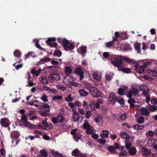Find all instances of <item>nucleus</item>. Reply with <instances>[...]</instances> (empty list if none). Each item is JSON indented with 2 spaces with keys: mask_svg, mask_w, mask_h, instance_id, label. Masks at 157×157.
Segmentation results:
<instances>
[{
  "mask_svg": "<svg viewBox=\"0 0 157 157\" xmlns=\"http://www.w3.org/2000/svg\"><path fill=\"white\" fill-rule=\"evenodd\" d=\"M87 88L90 91L91 95L94 98H98L101 96V93L96 87L93 86L89 83H87Z\"/></svg>",
  "mask_w": 157,
  "mask_h": 157,
  "instance_id": "f257e3e1",
  "label": "nucleus"
},
{
  "mask_svg": "<svg viewBox=\"0 0 157 157\" xmlns=\"http://www.w3.org/2000/svg\"><path fill=\"white\" fill-rule=\"evenodd\" d=\"M123 58L122 56H119L114 59V60H112L111 63L115 66L118 67V70H120L122 66Z\"/></svg>",
  "mask_w": 157,
  "mask_h": 157,
  "instance_id": "f03ea898",
  "label": "nucleus"
},
{
  "mask_svg": "<svg viewBox=\"0 0 157 157\" xmlns=\"http://www.w3.org/2000/svg\"><path fill=\"white\" fill-rule=\"evenodd\" d=\"M56 40V39L55 37L49 38L46 40V42L47 44L51 47H56L57 46L56 43H53Z\"/></svg>",
  "mask_w": 157,
  "mask_h": 157,
  "instance_id": "7ed1b4c3",
  "label": "nucleus"
},
{
  "mask_svg": "<svg viewBox=\"0 0 157 157\" xmlns=\"http://www.w3.org/2000/svg\"><path fill=\"white\" fill-rule=\"evenodd\" d=\"M58 41L62 44L64 48L69 43V42L65 38H58Z\"/></svg>",
  "mask_w": 157,
  "mask_h": 157,
  "instance_id": "20e7f679",
  "label": "nucleus"
},
{
  "mask_svg": "<svg viewBox=\"0 0 157 157\" xmlns=\"http://www.w3.org/2000/svg\"><path fill=\"white\" fill-rule=\"evenodd\" d=\"M75 72L79 76L80 79L82 80L84 77L83 75V71L79 67H77L75 71Z\"/></svg>",
  "mask_w": 157,
  "mask_h": 157,
  "instance_id": "39448f33",
  "label": "nucleus"
},
{
  "mask_svg": "<svg viewBox=\"0 0 157 157\" xmlns=\"http://www.w3.org/2000/svg\"><path fill=\"white\" fill-rule=\"evenodd\" d=\"M0 123L2 126L5 127H8L10 124L9 120L5 118L1 119Z\"/></svg>",
  "mask_w": 157,
  "mask_h": 157,
  "instance_id": "423d86ee",
  "label": "nucleus"
},
{
  "mask_svg": "<svg viewBox=\"0 0 157 157\" xmlns=\"http://www.w3.org/2000/svg\"><path fill=\"white\" fill-rule=\"evenodd\" d=\"M146 67V66H138L136 65L135 66V70L136 72L139 74H141L144 72L145 68Z\"/></svg>",
  "mask_w": 157,
  "mask_h": 157,
  "instance_id": "0eeeda50",
  "label": "nucleus"
},
{
  "mask_svg": "<svg viewBox=\"0 0 157 157\" xmlns=\"http://www.w3.org/2000/svg\"><path fill=\"white\" fill-rule=\"evenodd\" d=\"M140 114L143 115L145 116L146 117H148L150 115L149 111L146 108L142 107L140 109Z\"/></svg>",
  "mask_w": 157,
  "mask_h": 157,
  "instance_id": "6e6552de",
  "label": "nucleus"
},
{
  "mask_svg": "<svg viewBox=\"0 0 157 157\" xmlns=\"http://www.w3.org/2000/svg\"><path fill=\"white\" fill-rule=\"evenodd\" d=\"M49 77L53 80L56 81L60 80L61 78L59 74L53 73L50 75Z\"/></svg>",
  "mask_w": 157,
  "mask_h": 157,
  "instance_id": "1a4fd4ad",
  "label": "nucleus"
},
{
  "mask_svg": "<svg viewBox=\"0 0 157 157\" xmlns=\"http://www.w3.org/2000/svg\"><path fill=\"white\" fill-rule=\"evenodd\" d=\"M141 151L142 152V155L144 156H147L149 155L151 153V151L148 150L147 148L143 147L141 148Z\"/></svg>",
  "mask_w": 157,
  "mask_h": 157,
  "instance_id": "9d476101",
  "label": "nucleus"
},
{
  "mask_svg": "<svg viewBox=\"0 0 157 157\" xmlns=\"http://www.w3.org/2000/svg\"><path fill=\"white\" fill-rule=\"evenodd\" d=\"M72 118L73 121L74 122H76L78 121L80 119V121H83V117L82 116H79V114H77L73 115Z\"/></svg>",
  "mask_w": 157,
  "mask_h": 157,
  "instance_id": "9b49d317",
  "label": "nucleus"
},
{
  "mask_svg": "<svg viewBox=\"0 0 157 157\" xmlns=\"http://www.w3.org/2000/svg\"><path fill=\"white\" fill-rule=\"evenodd\" d=\"M86 49L87 47L86 46H82L79 48L78 52L81 54H85L86 52Z\"/></svg>",
  "mask_w": 157,
  "mask_h": 157,
  "instance_id": "f8f14e48",
  "label": "nucleus"
},
{
  "mask_svg": "<svg viewBox=\"0 0 157 157\" xmlns=\"http://www.w3.org/2000/svg\"><path fill=\"white\" fill-rule=\"evenodd\" d=\"M102 133L100 135V136L102 138H107L108 137V136L109 135V132L106 130H103L102 131Z\"/></svg>",
  "mask_w": 157,
  "mask_h": 157,
  "instance_id": "ddd939ff",
  "label": "nucleus"
},
{
  "mask_svg": "<svg viewBox=\"0 0 157 157\" xmlns=\"http://www.w3.org/2000/svg\"><path fill=\"white\" fill-rule=\"evenodd\" d=\"M51 60V58L46 56L41 59L39 61V64H41L43 63V62H48L50 61Z\"/></svg>",
  "mask_w": 157,
  "mask_h": 157,
  "instance_id": "4468645a",
  "label": "nucleus"
},
{
  "mask_svg": "<svg viewBox=\"0 0 157 157\" xmlns=\"http://www.w3.org/2000/svg\"><path fill=\"white\" fill-rule=\"evenodd\" d=\"M27 115H23L21 117V120L22 121H19V125L20 126H22L23 124L27 121L28 119L27 118Z\"/></svg>",
  "mask_w": 157,
  "mask_h": 157,
  "instance_id": "2eb2a0df",
  "label": "nucleus"
},
{
  "mask_svg": "<svg viewBox=\"0 0 157 157\" xmlns=\"http://www.w3.org/2000/svg\"><path fill=\"white\" fill-rule=\"evenodd\" d=\"M21 52L18 50H16L14 52V55L15 56L17 57L19 59V62L21 61L22 59H19V58L21 57Z\"/></svg>",
  "mask_w": 157,
  "mask_h": 157,
  "instance_id": "dca6fc26",
  "label": "nucleus"
},
{
  "mask_svg": "<svg viewBox=\"0 0 157 157\" xmlns=\"http://www.w3.org/2000/svg\"><path fill=\"white\" fill-rule=\"evenodd\" d=\"M65 73L66 75H68L72 73L73 70L71 67L69 66L66 67L65 68Z\"/></svg>",
  "mask_w": 157,
  "mask_h": 157,
  "instance_id": "f3484780",
  "label": "nucleus"
},
{
  "mask_svg": "<svg viewBox=\"0 0 157 157\" xmlns=\"http://www.w3.org/2000/svg\"><path fill=\"white\" fill-rule=\"evenodd\" d=\"M134 48L138 53H141L140 44L139 43H136L134 44Z\"/></svg>",
  "mask_w": 157,
  "mask_h": 157,
  "instance_id": "a211bd4d",
  "label": "nucleus"
},
{
  "mask_svg": "<svg viewBox=\"0 0 157 157\" xmlns=\"http://www.w3.org/2000/svg\"><path fill=\"white\" fill-rule=\"evenodd\" d=\"M79 92L80 95L82 96L85 97L89 94V92L86 91L84 89L80 90Z\"/></svg>",
  "mask_w": 157,
  "mask_h": 157,
  "instance_id": "6ab92c4d",
  "label": "nucleus"
},
{
  "mask_svg": "<svg viewBox=\"0 0 157 157\" xmlns=\"http://www.w3.org/2000/svg\"><path fill=\"white\" fill-rule=\"evenodd\" d=\"M41 71V69L40 68L38 69L37 71L34 69H33L31 71V73L33 75H35L38 76L39 75Z\"/></svg>",
  "mask_w": 157,
  "mask_h": 157,
  "instance_id": "aec40b11",
  "label": "nucleus"
},
{
  "mask_svg": "<svg viewBox=\"0 0 157 157\" xmlns=\"http://www.w3.org/2000/svg\"><path fill=\"white\" fill-rule=\"evenodd\" d=\"M120 136L122 138H125L127 140H128L129 138V135L125 132L121 133Z\"/></svg>",
  "mask_w": 157,
  "mask_h": 157,
  "instance_id": "412c9836",
  "label": "nucleus"
},
{
  "mask_svg": "<svg viewBox=\"0 0 157 157\" xmlns=\"http://www.w3.org/2000/svg\"><path fill=\"white\" fill-rule=\"evenodd\" d=\"M128 151L129 153L132 155H135L136 152V148L135 147L130 148Z\"/></svg>",
  "mask_w": 157,
  "mask_h": 157,
  "instance_id": "4be33fe9",
  "label": "nucleus"
},
{
  "mask_svg": "<svg viewBox=\"0 0 157 157\" xmlns=\"http://www.w3.org/2000/svg\"><path fill=\"white\" fill-rule=\"evenodd\" d=\"M132 48L130 45V44L128 43H126L124 46V51L128 50H132Z\"/></svg>",
  "mask_w": 157,
  "mask_h": 157,
  "instance_id": "5701e85b",
  "label": "nucleus"
},
{
  "mask_svg": "<svg viewBox=\"0 0 157 157\" xmlns=\"http://www.w3.org/2000/svg\"><path fill=\"white\" fill-rule=\"evenodd\" d=\"M113 77V74L112 73H109L108 75H106V82H109L110 81Z\"/></svg>",
  "mask_w": 157,
  "mask_h": 157,
  "instance_id": "b1692460",
  "label": "nucleus"
},
{
  "mask_svg": "<svg viewBox=\"0 0 157 157\" xmlns=\"http://www.w3.org/2000/svg\"><path fill=\"white\" fill-rule=\"evenodd\" d=\"M57 118L58 120V121L59 122L61 123L64 121L65 118L63 116L61 115L60 114H59L57 116Z\"/></svg>",
  "mask_w": 157,
  "mask_h": 157,
  "instance_id": "393cba45",
  "label": "nucleus"
},
{
  "mask_svg": "<svg viewBox=\"0 0 157 157\" xmlns=\"http://www.w3.org/2000/svg\"><path fill=\"white\" fill-rule=\"evenodd\" d=\"M93 78L95 80H100L101 78L98 72H94L93 75Z\"/></svg>",
  "mask_w": 157,
  "mask_h": 157,
  "instance_id": "a878e982",
  "label": "nucleus"
},
{
  "mask_svg": "<svg viewBox=\"0 0 157 157\" xmlns=\"http://www.w3.org/2000/svg\"><path fill=\"white\" fill-rule=\"evenodd\" d=\"M82 136L81 134L79 133H76L75 135L74 136V137L75 140L78 141V140L80 139Z\"/></svg>",
  "mask_w": 157,
  "mask_h": 157,
  "instance_id": "bb28decb",
  "label": "nucleus"
},
{
  "mask_svg": "<svg viewBox=\"0 0 157 157\" xmlns=\"http://www.w3.org/2000/svg\"><path fill=\"white\" fill-rule=\"evenodd\" d=\"M131 89L134 96H136L138 94L139 91L137 88L132 87Z\"/></svg>",
  "mask_w": 157,
  "mask_h": 157,
  "instance_id": "cd10ccee",
  "label": "nucleus"
},
{
  "mask_svg": "<svg viewBox=\"0 0 157 157\" xmlns=\"http://www.w3.org/2000/svg\"><path fill=\"white\" fill-rule=\"evenodd\" d=\"M115 101H117L120 104L122 105L123 106L125 105L124 101L123 98L118 99L117 98H116Z\"/></svg>",
  "mask_w": 157,
  "mask_h": 157,
  "instance_id": "c85d7f7f",
  "label": "nucleus"
},
{
  "mask_svg": "<svg viewBox=\"0 0 157 157\" xmlns=\"http://www.w3.org/2000/svg\"><path fill=\"white\" fill-rule=\"evenodd\" d=\"M80 153V152L78 149H74L72 152V155L74 156H77Z\"/></svg>",
  "mask_w": 157,
  "mask_h": 157,
  "instance_id": "c756f323",
  "label": "nucleus"
},
{
  "mask_svg": "<svg viewBox=\"0 0 157 157\" xmlns=\"http://www.w3.org/2000/svg\"><path fill=\"white\" fill-rule=\"evenodd\" d=\"M52 154L56 157H63L62 154L60 153L58 151L53 152H52Z\"/></svg>",
  "mask_w": 157,
  "mask_h": 157,
  "instance_id": "7c9ffc66",
  "label": "nucleus"
},
{
  "mask_svg": "<svg viewBox=\"0 0 157 157\" xmlns=\"http://www.w3.org/2000/svg\"><path fill=\"white\" fill-rule=\"evenodd\" d=\"M136 121L139 124H142L144 122V118L143 117H140L136 120Z\"/></svg>",
  "mask_w": 157,
  "mask_h": 157,
  "instance_id": "2f4dec72",
  "label": "nucleus"
},
{
  "mask_svg": "<svg viewBox=\"0 0 157 157\" xmlns=\"http://www.w3.org/2000/svg\"><path fill=\"white\" fill-rule=\"evenodd\" d=\"M116 98H117L116 97L114 94H111L109 95L108 99L109 101H112L114 99L115 101V99H116Z\"/></svg>",
  "mask_w": 157,
  "mask_h": 157,
  "instance_id": "473e14b6",
  "label": "nucleus"
},
{
  "mask_svg": "<svg viewBox=\"0 0 157 157\" xmlns=\"http://www.w3.org/2000/svg\"><path fill=\"white\" fill-rule=\"evenodd\" d=\"M131 143L129 141H127L125 142V147L128 150H129L131 148L132 145Z\"/></svg>",
  "mask_w": 157,
  "mask_h": 157,
  "instance_id": "72a5a7b5",
  "label": "nucleus"
},
{
  "mask_svg": "<svg viewBox=\"0 0 157 157\" xmlns=\"http://www.w3.org/2000/svg\"><path fill=\"white\" fill-rule=\"evenodd\" d=\"M61 54L62 52L60 51L57 50L55 51L53 53V55L54 56L59 57L61 56Z\"/></svg>",
  "mask_w": 157,
  "mask_h": 157,
  "instance_id": "f704fd0d",
  "label": "nucleus"
},
{
  "mask_svg": "<svg viewBox=\"0 0 157 157\" xmlns=\"http://www.w3.org/2000/svg\"><path fill=\"white\" fill-rule=\"evenodd\" d=\"M57 88L59 90L62 91H65L66 90V88L63 85H58L56 86Z\"/></svg>",
  "mask_w": 157,
  "mask_h": 157,
  "instance_id": "c9c22d12",
  "label": "nucleus"
},
{
  "mask_svg": "<svg viewBox=\"0 0 157 157\" xmlns=\"http://www.w3.org/2000/svg\"><path fill=\"white\" fill-rule=\"evenodd\" d=\"M74 48L73 45L72 44H70L68 46L67 45L65 48H64V49L66 51L69 50L73 49Z\"/></svg>",
  "mask_w": 157,
  "mask_h": 157,
  "instance_id": "e433bc0d",
  "label": "nucleus"
},
{
  "mask_svg": "<svg viewBox=\"0 0 157 157\" xmlns=\"http://www.w3.org/2000/svg\"><path fill=\"white\" fill-rule=\"evenodd\" d=\"M40 153L41 154V155L42 157L43 156L45 157H46L48 155L47 152L44 150H41L40 151Z\"/></svg>",
  "mask_w": 157,
  "mask_h": 157,
  "instance_id": "4c0bfd02",
  "label": "nucleus"
},
{
  "mask_svg": "<svg viewBox=\"0 0 157 157\" xmlns=\"http://www.w3.org/2000/svg\"><path fill=\"white\" fill-rule=\"evenodd\" d=\"M120 70H121L123 72L127 74L130 73L131 72V70L130 69L128 68H123L120 69Z\"/></svg>",
  "mask_w": 157,
  "mask_h": 157,
  "instance_id": "58836bf2",
  "label": "nucleus"
},
{
  "mask_svg": "<svg viewBox=\"0 0 157 157\" xmlns=\"http://www.w3.org/2000/svg\"><path fill=\"white\" fill-rule=\"evenodd\" d=\"M147 88V86L146 85L143 84L140 85L139 88L140 90L143 91V92Z\"/></svg>",
  "mask_w": 157,
  "mask_h": 157,
  "instance_id": "ea45409f",
  "label": "nucleus"
},
{
  "mask_svg": "<svg viewBox=\"0 0 157 157\" xmlns=\"http://www.w3.org/2000/svg\"><path fill=\"white\" fill-rule=\"evenodd\" d=\"M82 126L83 128L85 129H86L89 128H90L92 127L89 125L87 121H86V122H85L82 125Z\"/></svg>",
  "mask_w": 157,
  "mask_h": 157,
  "instance_id": "a19ab883",
  "label": "nucleus"
},
{
  "mask_svg": "<svg viewBox=\"0 0 157 157\" xmlns=\"http://www.w3.org/2000/svg\"><path fill=\"white\" fill-rule=\"evenodd\" d=\"M146 135H148L150 137H153L154 136V132L151 130H149L148 132H146Z\"/></svg>",
  "mask_w": 157,
  "mask_h": 157,
  "instance_id": "79ce46f5",
  "label": "nucleus"
},
{
  "mask_svg": "<svg viewBox=\"0 0 157 157\" xmlns=\"http://www.w3.org/2000/svg\"><path fill=\"white\" fill-rule=\"evenodd\" d=\"M114 44L113 41H110L106 43L105 44V46L107 48H110Z\"/></svg>",
  "mask_w": 157,
  "mask_h": 157,
  "instance_id": "37998d69",
  "label": "nucleus"
},
{
  "mask_svg": "<svg viewBox=\"0 0 157 157\" xmlns=\"http://www.w3.org/2000/svg\"><path fill=\"white\" fill-rule=\"evenodd\" d=\"M149 73L151 75L156 77L157 76V71L154 70L150 71Z\"/></svg>",
  "mask_w": 157,
  "mask_h": 157,
  "instance_id": "c03bdc74",
  "label": "nucleus"
},
{
  "mask_svg": "<svg viewBox=\"0 0 157 157\" xmlns=\"http://www.w3.org/2000/svg\"><path fill=\"white\" fill-rule=\"evenodd\" d=\"M65 100L68 102L72 101L73 100V99L71 97V95L70 94H69L67 97L65 98Z\"/></svg>",
  "mask_w": 157,
  "mask_h": 157,
  "instance_id": "a18cd8bd",
  "label": "nucleus"
},
{
  "mask_svg": "<svg viewBox=\"0 0 157 157\" xmlns=\"http://www.w3.org/2000/svg\"><path fill=\"white\" fill-rule=\"evenodd\" d=\"M88 109H90V110L91 111H94V105L93 103H92L90 102L88 104Z\"/></svg>",
  "mask_w": 157,
  "mask_h": 157,
  "instance_id": "49530a36",
  "label": "nucleus"
},
{
  "mask_svg": "<svg viewBox=\"0 0 157 157\" xmlns=\"http://www.w3.org/2000/svg\"><path fill=\"white\" fill-rule=\"evenodd\" d=\"M63 82L66 85H68L70 82V80L69 78H67V77H65L63 80Z\"/></svg>",
  "mask_w": 157,
  "mask_h": 157,
  "instance_id": "de8ad7c7",
  "label": "nucleus"
},
{
  "mask_svg": "<svg viewBox=\"0 0 157 157\" xmlns=\"http://www.w3.org/2000/svg\"><path fill=\"white\" fill-rule=\"evenodd\" d=\"M124 89L121 88H119L118 89V93L120 95H123L124 94Z\"/></svg>",
  "mask_w": 157,
  "mask_h": 157,
  "instance_id": "09e8293b",
  "label": "nucleus"
},
{
  "mask_svg": "<svg viewBox=\"0 0 157 157\" xmlns=\"http://www.w3.org/2000/svg\"><path fill=\"white\" fill-rule=\"evenodd\" d=\"M107 149L110 152H113L115 151V148L113 146H108L107 147Z\"/></svg>",
  "mask_w": 157,
  "mask_h": 157,
  "instance_id": "8fccbe9b",
  "label": "nucleus"
},
{
  "mask_svg": "<svg viewBox=\"0 0 157 157\" xmlns=\"http://www.w3.org/2000/svg\"><path fill=\"white\" fill-rule=\"evenodd\" d=\"M93 132V131L92 129L90 128H89L86 129V133L88 134H91Z\"/></svg>",
  "mask_w": 157,
  "mask_h": 157,
  "instance_id": "3c124183",
  "label": "nucleus"
},
{
  "mask_svg": "<svg viewBox=\"0 0 157 157\" xmlns=\"http://www.w3.org/2000/svg\"><path fill=\"white\" fill-rule=\"evenodd\" d=\"M149 110L150 111H151V112H153L156 111V109L155 108V105H150L149 106Z\"/></svg>",
  "mask_w": 157,
  "mask_h": 157,
  "instance_id": "603ef678",
  "label": "nucleus"
},
{
  "mask_svg": "<svg viewBox=\"0 0 157 157\" xmlns=\"http://www.w3.org/2000/svg\"><path fill=\"white\" fill-rule=\"evenodd\" d=\"M132 94L133 93L132 92V91H131V89L129 90L128 91V94H126V96L129 98H131L132 96Z\"/></svg>",
  "mask_w": 157,
  "mask_h": 157,
  "instance_id": "864d4df0",
  "label": "nucleus"
},
{
  "mask_svg": "<svg viewBox=\"0 0 157 157\" xmlns=\"http://www.w3.org/2000/svg\"><path fill=\"white\" fill-rule=\"evenodd\" d=\"M106 141L105 139H99L98 140V142L100 144H104L106 143Z\"/></svg>",
  "mask_w": 157,
  "mask_h": 157,
  "instance_id": "5fc2aeb1",
  "label": "nucleus"
},
{
  "mask_svg": "<svg viewBox=\"0 0 157 157\" xmlns=\"http://www.w3.org/2000/svg\"><path fill=\"white\" fill-rule=\"evenodd\" d=\"M47 96L45 95H43L42 97L41 98V99L44 101V102H47L48 101V99H47Z\"/></svg>",
  "mask_w": 157,
  "mask_h": 157,
  "instance_id": "6e6d98bb",
  "label": "nucleus"
},
{
  "mask_svg": "<svg viewBox=\"0 0 157 157\" xmlns=\"http://www.w3.org/2000/svg\"><path fill=\"white\" fill-rule=\"evenodd\" d=\"M0 152L3 157H5L6 152V151H5V149L4 148H2L1 149Z\"/></svg>",
  "mask_w": 157,
  "mask_h": 157,
  "instance_id": "4d7b16f0",
  "label": "nucleus"
},
{
  "mask_svg": "<svg viewBox=\"0 0 157 157\" xmlns=\"http://www.w3.org/2000/svg\"><path fill=\"white\" fill-rule=\"evenodd\" d=\"M40 81L41 82L44 83L45 84L48 83V82L47 79L45 78L41 77Z\"/></svg>",
  "mask_w": 157,
  "mask_h": 157,
  "instance_id": "13d9d810",
  "label": "nucleus"
},
{
  "mask_svg": "<svg viewBox=\"0 0 157 157\" xmlns=\"http://www.w3.org/2000/svg\"><path fill=\"white\" fill-rule=\"evenodd\" d=\"M91 115V112L90 111H87L85 114V116L86 118H89L90 117Z\"/></svg>",
  "mask_w": 157,
  "mask_h": 157,
  "instance_id": "bf43d9fd",
  "label": "nucleus"
},
{
  "mask_svg": "<svg viewBox=\"0 0 157 157\" xmlns=\"http://www.w3.org/2000/svg\"><path fill=\"white\" fill-rule=\"evenodd\" d=\"M128 102L129 104H132L136 103V101L134 99L132 98H129V99L128 100Z\"/></svg>",
  "mask_w": 157,
  "mask_h": 157,
  "instance_id": "052dcab7",
  "label": "nucleus"
},
{
  "mask_svg": "<svg viewBox=\"0 0 157 157\" xmlns=\"http://www.w3.org/2000/svg\"><path fill=\"white\" fill-rule=\"evenodd\" d=\"M82 105L84 108L86 109H87L88 107V104L87 103L86 101H84Z\"/></svg>",
  "mask_w": 157,
  "mask_h": 157,
  "instance_id": "680f3d73",
  "label": "nucleus"
},
{
  "mask_svg": "<svg viewBox=\"0 0 157 157\" xmlns=\"http://www.w3.org/2000/svg\"><path fill=\"white\" fill-rule=\"evenodd\" d=\"M28 127H30L32 126V124L27 121L23 124V125Z\"/></svg>",
  "mask_w": 157,
  "mask_h": 157,
  "instance_id": "e2e57ef3",
  "label": "nucleus"
},
{
  "mask_svg": "<svg viewBox=\"0 0 157 157\" xmlns=\"http://www.w3.org/2000/svg\"><path fill=\"white\" fill-rule=\"evenodd\" d=\"M62 98V97L60 96H54L52 98L53 100H60Z\"/></svg>",
  "mask_w": 157,
  "mask_h": 157,
  "instance_id": "0e129e2a",
  "label": "nucleus"
},
{
  "mask_svg": "<svg viewBox=\"0 0 157 157\" xmlns=\"http://www.w3.org/2000/svg\"><path fill=\"white\" fill-rule=\"evenodd\" d=\"M52 122L54 124H56L58 123L57 118L55 117H52Z\"/></svg>",
  "mask_w": 157,
  "mask_h": 157,
  "instance_id": "69168bd1",
  "label": "nucleus"
},
{
  "mask_svg": "<svg viewBox=\"0 0 157 157\" xmlns=\"http://www.w3.org/2000/svg\"><path fill=\"white\" fill-rule=\"evenodd\" d=\"M49 105L47 103H44L42 105L41 107V108L43 109L44 108H49Z\"/></svg>",
  "mask_w": 157,
  "mask_h": 157,
  "instance_id": "338daca9",
  "label": "nucleus"
},
{
  "mask_svg": "<svg viewBox=\"0 0 157 157\" xmlns=\"http://www.w3.org/2000/svg\"><path fill=\"white\" fill-rule=\"evenodd\" d=\"M98 136V135L97 134L93 133L92 134V137L94 139H97Z\"/></svg>",
  "mask_w": 157,
  "mask_h": 157,
  "instance_id": "774afa93",
  "label": "nucleus"
}]
</instances>
